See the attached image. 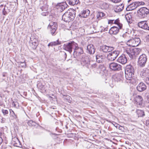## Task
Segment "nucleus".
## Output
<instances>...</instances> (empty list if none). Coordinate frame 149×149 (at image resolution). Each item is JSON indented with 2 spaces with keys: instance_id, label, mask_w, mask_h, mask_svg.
<instances>
[{
  "instance_id": "1",
  "label": "nucleus",
  "mask_w": 149,
  "mask_h": 149,
  "mask_svg": "<svg viewBox=\"0 0 149 149\" xmlns=\"http://www.w3.org/2000/svg\"><path fill=\"white\" fill-rule=\"evenodd\" d=\"M123 37L125 38L127 45L129 46L134 47L138 46L141 42L139 38H132L129 36L128 33L124 34Z\"/></svg>"
},
{
  "instance_id": "2",
  "label": "nucleus",
  "mask_w": 149,
  "mask_h": 149,
  "mask_svg": "<svg viewBox=\"0 0 149 149\" xmlns=\"http://www.w3.org/2000/svg\"><path fill=\"white\" fill-rule=\"evenodd\" d=\"M75 17V13L73 10L70 12L68 10L62 15V19L65 22H69L72 20Z\"/></svg>"
},
{
  "instance_id": "3",
  "label": "nucleus",
  "mask_w": 149,
  "mask_h": 149,
  "mask_svg": "<svg viewBox=\"0 0 149 149\" xmlns=\"http://www.w3.org/2000/svg\"><path fill=\"white\" fill-rule=\"evenodd\" d=\"M77 44L73 41H70L64 44L63 45L64 49L68 51L70 54L72 52V49L74 50L77 47Z\"/></svg>"
},
{
  "instance_id": "4",
  "label": "nucleus",
  "mask_w": 149,
  "mask_h": 149,
  "mask_svg": "<svg viewBox=\"0 0 149 149\" xmlns=\"http://www.w3.org/2000/svg\"><path fill=\"white\" fill-rule=\"evenodd\" d=\"M139 49H138L127 48L125 50V52L131 58L139 54Z\"/></svg>"
},
{
  "instance_id": "5",
  "label": "nucleus",
  "mask_w": 149,
  "mask_h": 149,
  "mask_svg": "<svg viewBox=\"0 0 149 149\" xmlns=\"http://www.w3.org/2000/svg\"><path fill=\"white\" fill-rule=\"evenodd\" d=\"M134 67L131 65H127L125 69V78H130L132 75H134Z\"/></svg>"
},
{
  "instance_id": "6",
  "label": "nucleus",
  "mask_w": 149,
  "mask_h": 149,
  "mask_svg": "<svg viewBox=\"0 0 149 149\" xmlns=\"http://www.w3.org/2000/svg\"><path fill=\"white\" fill-rule=\"evenodd\" d=\"M78 59L81 61V65L88 68L90 65V61L89 57L88 56L85 54L81 55Z\"/></svg>"
},
{
  "instance_id": "7",
  "label": "nucleus",
  "mask_w": 149,
  "mask_h": 149,
  "mask_svg": "<svg viewBox=\"0 0 149 149\" xmlns=\"http://www.w3.org/2000/svg\"><path fill=\"white\" fill-rule=\"evenodd\" d=\"M137 12L138 16L141 18H143L149 14V9L146 7H142L138 10Z\"/></svg>"
},
{
  "instance_id": "8",
  "label": "nucleus",
  "mask_w": 149,
  "mask_h": 149,
  "mask_svg": "<svg viewBox=\"0 0 149 149\" xmlns=\"http://www.w3.org/2000/svg\"><path fill=\"white\" fill-rule=\"evenodd\" d=\"M145 3L142 1H136L129 5L127 7L126 10L127 11L134 10L140 5H144Z\"/></svg>"
},
{
  "instance_id": "9",
  "label": "nucleus",
  "mask_w": 149,
  "mask_h": 149,
  "mask_svg": "<svg viewBox=\"0 0 149 149\" xmlns=\"http://www.w3.org/2000/svg\"><path fill=\"white\" fill-rule=\"evenodd\" d=\"M84 51L83 48L81 47L78 46L77 44V47L74 50L73 55L75 58H78L81 55H84L83 54Z\"/></svg>"
},
{
  "instance_id": "10",
  "label": "nucleus",
  "mask_w": 149,
  "mask_h": 149,
  "mask_svg": "<svg viewBox=\"0 0 149 149\" xmlns=\"http://www.w3.org/2000/svg\"><path fill=\"white\" fill-rule=\"evenodd\" d=\"M147 56L146 54H141L139 56L138 58V64L141 67L144 66L147 62Z\"/></svg>"
},
{
  "instance_id": "11",
  "label": "nucleus",
  "mask_w": 149,
  "mask_h": 149,
  "mask_svg": "<svg viewBox=\"0 0 149 149\" xmlns=\"http://www.w3.org/2000/svg\"><path fill=\"white\" fill-rule=\"evenodd\" d=\"M49 27L50 28V31L52 35L54 36L56 34V30L58 27L57 24L55 22H51L49 25Z\"/></svg>"
},
{
  "instance_id": "12",
  "label": "nucleus",
  "mask_w": 149,
  "mask_h": 149,
  "mask_svg": "<svg viewBox=\"0 0 149 149\" xmlns=\"http://www.w3.org/2000/svg\"><path fill=\"white\" fill-rule=\"evenodd\" d=\"M109 67L112 70L118 71L121 70L122 67L116 63L112 62L109 64Z\"/></svg>"
},
{
  "instance_id": "13",
  "label": "nucleus",
  "mask_w": 149,
  "mask_h": 149,
  "mask_svg": "<svg viewBox=\"0 0 149 149\" xmlns=\"http://www.w3.org/2000/svg\"><path fill=\"white\" fill-rule=\"evenodd\" d=\"M119 54L118 51H114L109 54L108 55L107 58L110 61L114 60L118 56Z\"/></svg>"
},
{
  "instance_id": "14",
  "label": "nucleus",
  "mask_w": 149,
  "mask_h": 149,
  "mask_svg": "<svg viewBox=\"0 0 149 149\" xmlns=\"http://www.w3.org/2000/svg\"><path fill=\"white\" fill-rule=\"evenodd\" d=\"M138 25L143 29L149 31V25L147 21H143L139 22L138 23Z\"/></svg>"
},
{
  "instance_id": "15",
  "label": "nucleus",
  "mask_w": 149,
  "mask_h": 149,
  "mask_svg": "<svg viewBox=\"0 0 149 149\" xmlns=\"http://www.w3.org/2000/svg\"><path fill=\"white\" fill-rule=\"evenodd\" d=\"M96 61L99 63H103L106 58L105 55L102 53H98L96 56Z\"/></svg>"
},
{
  "instance_id": "16",
  "label": "nucleus",
  "mask_w": 149,
  "mask_h": 149,
  "mask_svg": "<svg viewBox=\"0 0 149 149\" xmlns=\"http://www.w3.org/2000/svg\"><path fill=\"white\" fill-rule=\"evenodd\" d=\"M127 59L125 55L122 54L117 59V61L123 65L125 64L127 62Z\"/></svg>"
},
{
  "instance_id": "17",
  "label": "nucleus",
  "mask_w": 149,
  "mask_h": 149,
  "mask_svg": "<svg viewBox=\"0 0 149 149\" xmlns=\"http://www.w3.org/2000/svg\"><path fill=\"white\" fill-rule=\"evenodd\" d=\"M32 38H30L31 40L29 42V45L33 49H35L38 45V41L35 39L32 40Z\"/></svg>"
},
{
  "instance_id": "18",
  "label": "nucleus",
  "mask_w": 149,
  "mask_h": 149,
  "mask_svg": "<svg viewBox=\"0 0 149 149\" xmlns=\"http://www.w3.org/2000/svg\"><path fill=\"white\" fill-rule=\"evenodd\" d=\"M114 80L117 82L121 81L123 79V74L121 72L116 74L113 77Z\"/></svg>"
},
{
  "instance_id": "19",
  "label": "nucleus",
  "mask_w": 149,
  "mask_h": 149,
  "mask_svg": "<svg viewBox=\"0 0 149 149\" xmlns=\"http://www.w3.org/2000/svg\"><path fill=\"white\" fill-rule=\"evenodd\" d=\"M114 48L113 47H109L105 45H103L101 47V49L104 52L107 53L113 50Z\"/></svg>"
},
{
  "instance_id": "20",
  "label": "nucleus",
  "mask_w": 149,
  "mask_h": 149,
  "mask_svg": "<svg viewBox=\"0 0 149 149\" xmlns=\"http://www.w3.org/2000/svg\"><path fill=\"white\" fill-rule=\"evenodd\" d=\"M40 6V9L42 11H47L48 8V6L47 4L46 1H41Z\"/></svg>"
},
{
  "instance_id": "21",
  "label": "nucleus",
  "mask_w": 149,
  "mask_h": 149,
  "mask_svg": "<svg viewBox=\"0 0 149 149\" xmlns=\"http://www.w3.org/2000/svg\"><path fill=\"white\" fill-rule=\"evenodd\" d=\"M119 28L113 26L109 30V33L110 34L116 35L119 31Z\"/></svg>"
},
{
  "instance_id": "22",
  "label": "nucleus",
  "mask_w": 149,
  "mask_h": 149,
  "mask_svg": "<svg viewBox=\"0 0 149 149\" xmlns=\"http://www.w3.org/2000/svg\"><path fill=\"white\" fill-rule=\"evenodd\" d=\"M56 7L61 12L63 11L67 7L66 3H58L56 5Z\"/></svg>"
},
{
  "instance_id": "23",
  "label": "nucleus",
  "mask_w": 149,
  "mask_h": 149,
  "mask_svg": "<svg viewBox=\"0 0 149 149\" xmlns=\"http://www.w3.org/2000/svg\"><path fill=\"white\" fill-rule=\"evenodd\" d=\"M90 14V11L89 10L86 9L85 10H83L82 11L79 15L80 17L86 18Z\"/></svg>"
},
{
  "instance_id": "24",
  "label": "nucleus",
  "mask_w": 149,
  "mask_h": 149,
  "mask_svg": "<svg viewBox=\"0 0 149 149\" xmlns=\"http://www.w3.org/2000/svg\"><path fill=\"white\" fill-rule=\"evenodd\" d=\"M137 90L139 92H142L145 90L146 88V85L143 83H140L137 86Z\"/></svg>"
},
{
  "instance_id": "25",
  "label": "nucleus",
  "mask_w": 149,
  "mask_h": 149,
  "mask_svg": "<svg viewBox=\"0 0 149 149\" xmlns=\"http://www.w3.org/2000/svg\"><path fill=\"white\" fill-rule=\"evenodd\" d=\"M149 75V69L146 68H144L141 72L140 75L142 78H144Z\"/></svg>"
},
{
  "instance_id": "26",
  "label": "nucleus",
  "mask_w": 149,
  "mask_h": 149,
  "mask_svg": "<svg viewBox=\"0 0 149 149\" xmlns=\"http://www.w3.org/2000/svg\"><path fill=\"white\" fill-rule=\"evenodd\" d=\"M87 50L90 54H93L95 51V49L93 45L91 44L88 45L87 47Z\"/></svg>"
},
{
  "instance_id": "27",
  "label": "nucleus",
  "mask_w": 149,
  "mask_h": 149,
  "mask_svg": "<svg viewBox=\"0 0 149 149\" xmlns=\"http://www.w3.org/2000/svg\"><path fill=\"white\" fill-rule=\"evenodd\" d=\"M11 143L14 146L16 147H19L20 145V142L18 139L16 137H15L12 139Z\"/></svg>"
},
{
  "instance_id": "28",
  "label": "nucleus",
  "mask_w": 149,
  "mask_h": 149,
  "mask_svg": "<svg viewBox=\"0 0 149 149\" xmlns=\"http://www.w3.org/2000/svg\"><path fill=\"white\" fill-rule=\"evenodd\" d=\"M105 70V68L103 65H99L97 70L98 72H99L100 74H103Z\"/></svg>"
},
{
  "instance_id": "29",
  "label": "nucleus",
  "mask_w": 149,
  "mask_h": 149,
  "mask_svg": "<svg viewBox=\"0 0 149 149\" xmlns=\"http://www.w3.org/2000/svg\"><path fill=\"white\" fill-rule=\"evenodd\" d=\"M133 75L131 76L130 78H126L127 80V82L128 83H131L132 84L135 83L136 82V80L133 77Z\"/></svg>"
},
{
  "instance_id": "30",
  "label": "nucleus",
  "mask_w": 149,
  "mask_h": 149,
  "mask_svg": "<svg viewBox=\"0 0 149 149\" xmlns=\"http://www.w3.org/2000/svg\"><path fill=\"white\" fill-rule=\"evenodd\" d=\"M124 6L123 4L117 6L114 9V11L116 13H118L122 11L123 9Z\"/></svg>"
},
{
  "instance_id": "31",
  "label": "nucleus",
  "mask_w": 149,
  "mask_h": 149,
  "mask_svg": "<svg viewBox=\"0 0 149 149\" xmlns=\"http://www.w3.org/2000/svg\"><path fill=\"white\" fill-rule=\"evenodd\" d=\"M61 41H60L58 39L55 41L49 43L48 46V47L55 46L57 45H58L61 44Z\"/></svg>"
},
{
  "instance_id": "32",
  "label": "nucleus",
  "mask_w": 149,
  "mask_h": 149,
  "mask_svg": "<svg viewBox=\"0 0 149 149\" xmlns=\"http://www.w3.org/2000/svg\"><path fill=\"white\" fill-rule=\"evenodd\" d=\"M67 2L69 5L74 6L78 4L79 1V0H68Z\"/></svg>"
},
{
  "instance_id": "33",
  "label": "nucleus",
  "mask_w": 149,
  "mask_h": 149,
  "mask_svg": "<svg viewBox=\"0 0 149 149\" xmlns=\"http://www.w3.org/2000/svg\"><path fill=\"white\" fill-rule=\"evenodd\" d=\"M136 113L138 117H143L145 116L144 112L143 110L137 109L136 110Z\"/></svg>"
},
{
  "instance_id": "34",
  "label": "nucleus",
  "mask_w": 149,
  "mask_h": 149,
  "mask_svg": "<svg viewBox=\"0 0 149 149\" xmlns=\"http://www.w3.org/2000/svg\"><path fill=\"white\" fill-rule=\"evenodd\" d=\"M135 100L136 102L140 104L143 101V98L141 96L137 95L135 97Z\"/></svg>"
},
{
  "instance_id": "35",
  "label": "nucleus",
  "mask_w": 149,
  "mask_h": 149,
  "mask_svg": "<svg viewBox=\"0 0 149 149\" xmlns=\"http://www.w3.org/2000/svg\"><path fill=\"white\" fill-rule=\"evenodd\" d=\"M114 24H117L119 28V29H122L123 25L120 22V20L119 19H117L115 20H114Z\"/></svg>"
},
{
  "instance_id": "36",
  "label": "nucleus",
  "mask_w": 149,
  "mask_h": 149,
  "mask_svg": "<svg viewBox=\"0 0 149 149\" xmlns=\"http://www.w3.org/2000/svg\"><path fill=\"white\" fill-rule=\"evenodd\" d=\"M144 94L147 102L149 103V91H145L144 93Z\"/></svg>"
},
{
  "instance_id": "37",
  "label": "nucleus",
  "mask_w": 149,
  "mask_h": 149,
  "mask_svg": "<svg viewBox=\"0 0 149 149\" xmlns=\"http://www.w3.org/2000/svg\"><path fill=\"white\" fill-rule=\"evenodd\" d=\"M125 17L128 23H132V16L130 14H127L125 15Z\"/></svg>"
},
{
  "instance_id": "38",
  "label": "nucleus",
  "mask_w": 149,
  "mask_h": 149,
  "mask_svg": "<svg viewBox=\"0 0 149 149\" xmlns=\"http://www.w3.org/2000/svg\"><path fill=\"white\" fill-rule=\"evenodd\" d=\"M27 124L30 126H36V125H37L36 122L32 120L29 121L27 122Z\"/></svg>"
},
{
  "instance_id": "39",
  "label": "nucleus",
  "mask_w": 149,
  "mask_h": 149,
  "mask_svg": "<svg viewBox=\"0 0 149 149\" xmlns=\"http://www.w3.org/2000/svg\"><path fill=\"white\" fill-rule=\"evenodd\" d=\"M97 22H95L92 25V28L94 29V31H93V32L94 33H96L99 32V31H97L96 30L97 27Z\"/></svg>"
},
{
  "instance_id": "40",
  "label": "nucleus",
  "mask_w": 149,
  "mask_h": 149,
  "mask_svg": "<svg viewBox=\"0 0 149 149\" xmlns=\"http://www.w3.org/2000/svg\"><path fill=\"white\" fill-rule=\"evenodd\" d=\"M64 98L65 102L70 103H71L72 99L70 96L69 95H67Z\"/></svg>"
},
{
  "instance_id": "41",
  "label": "nucleus",
  "mask_w": 149,
  "mask_h": 149,
  "mask_svg": "<svg viewBox=\"0 0 149 149\" xmlns=\"http://www.w3.org/2000/svg\"><path fill=\"white\" fill-rule=\"evenodd\" d=\"M37 87L38 88L42 90V91H46V90H45L44 87L41 83H39L37 85Z\"/></svg>"
},
{
  "instance_id": "42",
  "label": "nucleus",
  "mask_w": 149,
  "mask_h": 149,
  "mask_svg": "<svg viewBox=\"0 0 149 149\" xmlns=\"http://www.w3.org/2000/svg\"><path fill=\"white\" fill-rule=\"evenodd\" d=\"M10 113L11 116H12L13 117V118H16V116L15 114V113L14 111H13L12 109L10 110Z\"/></svg>"
},
{
  "instance_id": "43",
  "label": "nucleus",
  "mask_w": 149,
  "mask_h": 149,
  "mask_svg": "<svg viewBox=\"0 0 149 149\" xmlns=\"http://www.w3.org/2000/svg\"><path fill=\"white\" fill-rule=\"evenodd\" d=\"M104 15V14L103 12H98L97 15V18H99V17H102Z\"/></svg>"
},
{
  "instance_id": "44",
  "label": "nucleus",
  "mask_w": 149,
  "mask_h": 149,
  "mask_svg": "<svg viewBox=\"0 0 149 149\" xmlns=\"http://www.w3.org/2000/svg\"><path fill=\"white\" fill-rule=\"evenodd\" d=\"M1 111L4 116H7L8 113V111L7 110L2 109Z\"/></svg>"
},
{
  "instance_id": "45",
  "label": "nucleus",
  "mask_w": 149,
  "mask_h": 149,
  "mask_svg": "<svg viewBox=\"0 0 149 149\" xmlns=\"http://www.w3.org/2000/svg\"><path fill=\"white\" fill-rule=\"evenodd\" d=\"M100 28H102V29L100 31V32H103V31H107L108 29V28L107 27H106L105 28L103 27L102 26H100Z\"/></svg>"
},
{
  "instance_id": "46",
  "label": "nucleus",
  "mask_w": 149,
  "mask_h": 149,
  "mask_svg": "<svg viewBox=\"0 0 149 149\" xmlns=\"http://www.w3.org/2000/svg\"><path fill=\"white\" fill-rule=\"evenodd\" d=\"M145 82L148 85H149V77H146L145 79Z\"/></svg>"
},
{
  "instance_id": "47",
  "label": "nucleus",
  "mask_w": 149,
  "mask_h": 149,
  "mask_svg": "<svg viewBox=\"0 0 149 149\" xmlns=\"http://www.w3.org/2000/svg\"><path fill=\"white\" fill-rule=\"evenodd\" d=\"M2 14L4 15H6L7 14V12L6 11V10L5 8L3 9Z\"/></svg>"
},
{
  "instance_id": "48",
  "label": "nucleus",
  "mask_w": 149,
  "mask_h": 149,
  "mask_svg": "<svg viewBox=\"0 0 149 149\" xmlns=\"http://www.w3.org/2000/svg\"><path fill=\"white\" fill-rule=\"evenodd\" d=\"M97 66V65L96 63H94V64H93L91 66V67L92 68V69L96 68Z\"/></svg>"
},
{
  "instance_id": "49",
  "label": "nucleus",
  "mask_w": 149,
  "mask_h": 149,
  "mask_svg": "<svg viewBox=\"0 0 149 149\" xmlns=\"http://www.w3.org/2000/svg\"><path fill=\"white\" fill-rule=\"evenodd\" d=\"M146 125L149 127V119L146 121Z\"/></svg>"
},
{
  "instance_id": "50",
  "label": "nucleus",
  "mask_w": 149,
  "mask_h": 149,
  "mask_svg": "<svg viewBox=\"0 0 149 149\" xmlns=\"http://www.w3.org/2000/svg\"><path fill=\"white\" fill-rule=\"evenodd\" d=\"M114 20H110L108 21L109 24H113L114 23Z\"/></svg>"
},
{
  "instance_id": "51",
  "label": "nucleus",
  "mask_w": 149,
  "mask_h": 149,
  "mask_svg": "<svg viewBox=\"0 0 149 149\" xmlns=\"http://www.w3.org/2000/svg\"><path fill=\"white\" fill-rule=\"evenodd\" d=\"M3 142V139L0 136V145Z\"/></svg>"
},
{
  "instance_id": "52",
  "label": "nucleus",
  "mask_w": 149,
  "mask_h": 149,
  "mask_svg": "<svg viewBox=\"0 0 149 149\" xmlns=\"http://www.w3.org/2000/svg\"><path fill=\"white\" fill-rule=\"evenodd\" d=\"M5 120V119L3 118L2 119V123H4Z\"/></svg>"
},
{
  "instance_id": "53",
  "label": "nucleus",
  "mask_w": 149,
  "mask_h": 149,
  "mask_svg": "<svg viewBox=\"0 0 149 149\" xmlns=\"http://www.w3.org/2000/svg\"><path fill=\"white\" fill-rule=\"evenodd\" d=\"M48 13L47 12H46L45 14H44L43 13H42V15H46V14H47Z\"/></svg>"
},
{
  "instance_id": "54",
  "label": "nucleus",
  "mask_w": 149,
  "mask_h": 149,
  "mask_svg": "<svg viewBox=\"0 0 149 149\" xmlns=\"http://www.w3.org/2000/svg\"><path fill=\"white\" fill-rule=\"evenodd\" d=\"M64 56L65 58H66L67 57V54H66V53L65 52H64Z\"/></svg>"
},
{
  "instance_id": "55",
  "label": "nucleus",
  "mask_w": 149,
  "mask_h": 149,
  "mask_svg": "<svg viewBox=\"0 0 149 149\" xmlns=\"http://www.w3.org/2000/svg\"><path fill=\"white\" fill-rule=\"evenodd\" d=\"M13 105H14V107H16V104H15L14 102H13V103H12L13 105Z\"/></svg>"
},
{
  "instance_id": "56",
  "label": "nucleus",
  "mask_w": 149,
  "mask_h": 149,
  "mask_svg": "<svg viewBox=\"0 0 149 149\" xmlns=\"http://www.w3.org/2000/svg\"><path fill=\"white\" fill-rule=\"evenodd\" d=\"M13 1L15 3L17 2V0H13Z\"/></svg>"
},
{
  "instance_id": "57",
  "label": "nucleus",
  "mask_w": 149,
  "mask_h": 149,
  "mask_svg": "<svg viewBox=\"0 0 149 149\" xmlns=\"http://www.w3.org/2000/svg\"><path fill=\"white\" fill-rule=\"evenodd\" d=\"M26 66V64L25 63H24V65H23V67L25 66Z\"/></svg>"
},
{
  "instance_id": "58",
  "label": "nucleus",
  "mask_w": 149,
  "mask_h": 149,
  "mask_svg": "<svg viewBox=\"0 0 149 149\" xmlns=\"http://www.w3.org/2000/svg\"><path fill=\"white\" fill-rule=\"evenodd\" d=\"M5 76H6V75H5V74H3V77H5Z\"/></svg>"
},
{
  "instance_id": "59",
  "label": "nucleus",
  "mask_w": 149,
  "mask_h": 149,
  "mask_svg": "<svg viewBox=\"0 0 149 149\" xmlns=\"http://www.w3.org/2000/svg\"><path fill=\"white\" fill-rule=\"evenodd\" d=\"M148 40L149 41V35L148 36Z\"/></svg>"
},
{
  "instance_id": "60",
  "label": "nucleus",
  "mask_w": 149,
  "mask_h": 149,
  "mask_svg": "<svg viewBox=\"0 0 149 149\" xmlns=\"http://www.w3.org/2000/svg\"><path fill=\"white\" fill-rule=\"evenodd\" d=\"M131 0H128V2H130V1H131Z\"/></svg>"
},
{
  "instance_id": "61",
  "label": "nucleus",
  "mask_w": 149,
  "mask_h": 149,
  "mask_svg": "<svg viewBox=\"0 0 149 149\" xmlns=\"http://www.w3.org/2000/svg\"><path fill=\"white\" fill-rule=\"evenodd\" d=\"M95 1H97V0H94Z\"/></svg>"
},
{
  "instance_id": "62",
  "label": "nucleus",
  "mask_w": 149,
  "mask_h": 149,
  "mask_svg": "<svg viewBox=\"0 0 149 149\" xmlns=\"http://www.w3.org/2000/svg\"><path fill=\"white\" fill-rule=\"evenodd\" d=\"M116 125H119L118 124H116Z\"/></svg>"
},
{
  "instance_id": "63",
  "label": "nucleus",
  "mask_w": 149,
  "mask_h": 149,
  "mask_svg": "<svg viewBox=\"0 0 149 149\" xmlns=\"http://www.w3.org/2000/svg\"><path fill=\"white\" fill-rule=\"evenodd\" d=\"M120 127H122V126H120Z\"/></svg>"
}]
</instances>
